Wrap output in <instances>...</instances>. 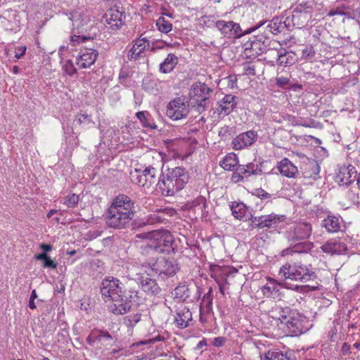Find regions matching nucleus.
<instances>
[{"mask_svg": "<svg viewBox=\"0 0 360 360\" xmlns=\"http://www.w3.org/2000/svg\"><path fill=\"white\" fill-rule=\"evenodd\" d=\"M100 293L105 302H112L111 311L115 315L129 312L134 306L141 304L143 298L135 279H124L108 276L101 281Z\"/></svg>", "mask_w": 360, "mask_h": 360, "instance_id": "1", "label": "nucleus"}, {"mask_svg": "<svg viewBox=\"0 0 360 360\" xmlns=\"http://www.w3.org/2000/svg\"><path fill=\"white\" fill-rule=\"evenodd\" d=\"M136 213L135 202L128 195L115 196L104 214L106 225L116 230L125 229Z\"/></svg>", "mask_w": 360, "mask_h": 360, "instance_id": "2", "label": "nucleus"}, {"mask_svg": "<svg viewBox=\"0 0 360 360\" xmlns=\"http://www.w3.org/2000/svg\"><path fill=\"white\" fill-rule=\"evenodd\" d=\"M311 231V225L308 222L298 223L290 226L285 232V238L289 246L281 251V256L309 253L314 248L313 243L307 240Z\"/></svg>", "mask_w": 360, "mask_h": 360, "instance_id": "3", "label": "nucleus"}, {"mask_svg": "<svg viewBox=\"0 0 360 360\" xmlns=\"http://www.w3.org/2000/svg\"><path fill=\"white\" fill-rule=\"evenodd\" d=\"M189 175L184 167L162 169L157 186L165 196H173L188 182Z\"/></svg>", "mask_w": 360, "mask_h": 360, "instance_id": "4", "label": "nucleus"}, {"mask_svg": "<svg viewBox=\"0 0 360 360\" xmlns=\"http://www.w3.org/2000/svg\"><path fill=\"white\" fill-rule=\"evenodd\" d=\"M278 315V319L285 326L288 335L298 336L308 330L305 326L307 323L306 316L297 310L290 307H283L280 309Z\"/></svg>", "mask_w": 360, "mask_h": 360, "instance_id": "5", "label": "nucleus"}, {"mask_svg": "<svg viewBox=\"0 0 360 360\" xmlns=\"http://www.w3.org/2000/svg\"><path fill=\"white\" fill-rule=\"evenodd\" d=\"M278 275L282 281L290 280L301 283L314 281L317 277L311 264L305 265L301 262L285 263L280 268Z\"/></svg>", "mask_w": 360, "mask_h": 360, "instance_id": "6", "label": "nucleus"}, {"mask_svg": "<svg viewBox=\"0 0 360 360\" xmlns=\"http://www.w3.org/2000/svg\"><path fill=\"white\" fill-rule=\"evenodd\" d=\"M86 342L90 347L110 350L119 343V340L118 335L115 331L110 332L104 328H94L86 337Z\"/></svg>", "mask_w": 360, "mask_h": 360, "instance_id": "7", "label": "nucleus"}, {"mask_svg": "<svg viewBox=\"0 0 360 360\" xmlns=\"http://www.w3.org/2000/svg\"><path fill=\"white\" fill-rule=\"evenodd\" d=\"M153 238L148 244V248L158 253H174L177 250V243L167 230L153 231Z\"/></svg>", "mask_w": 360, "mask_h": 360, "instance_id": "8", "label": "nucleus"}, {"mask_svg": "<svg viewBox=\"0 0 360 360\" xmlns=\"http://www.w3.org/2000/svg\"><path fill=\"white\" fill-rule=\"evenodd\" d=\"M315 8L316 3L314 1L299 0L291 15L292 21L297 25V28L304 27L313 20Z\"/></svg>", "mask_w": 360, "mask_h": 360, "instance_id": "9", "label": "nucleus"}, {"mask_svg": "<svg viewBox=\"0 0 360 360\" xmlns=\"http://www.w3.org/2000/svg\"><path fill=\"white\" fill-rule=\"evenodd\" d=\"M72 27L73 30L77 34L70 37V44L72 46H76L81 43H84L89 41H93L94 37L89 34H86L89 30L91 25L89 19L84 18L82 15L72 16Z\"/></svg>", "mask_w": 360, "mask_h": 360, "instance_id": "10", "label": "nucleus"}, {"mask_svg": "<svg viewBox=\"0 0 360 360\" xmlns=\"http://www.w3.org/2000/svg\"><path fill=\"white\" fill-rule=\"evenodd\" d=\"M214 26L224 37L229 39H238L255 31V28L253 27V25L249 28L243 30L239 23L232 20L226 21L219 20L215 22Z\"/></svg>", "mask_w": 360, "mask_h": 360, "instance_id": "11", "label": "nucleus"}, {"mask_svg": "<svg viewBox=\"0 0 360 360\" xmlns=\"http://www.w3.org/2000/svg\"><path fill=\"white\" fill-rule=\"evenodd\" d=\"M151 271L159 278L162 280L172 277L179 269V264L174 259H165L164 257L158 258L157 260L149 264Z\"/></svg>", "mask_w": 360, "mask_h": 360, "instance_id": "12", "label": "nucleus"}, {"mask_svg": "<svg viewBox=\"0 0 360 360\" xmlns=\"http://www.w3.org/2000/svg\"><path fill=\"white\" fill-rule=\"evenodd\" d=\"M285 215L276 214L271 213L267 215H261L255 219L253 221H248V231L254 229H269L276 228L279 223L284 221L285 219Z\"/></svg>", "mask_w": 360, "mask_h": 360, "instance_id": "13", "label": "nucleus"}, {"mask_svg": "<svg viewBox=\"0 0 360 360\" xmlns=\"http://www.w3.org/2000/svg\"><path fill=\"white\" fill-rule=\"evenodd\" d=\"M187 101L181 98H176L171 101L167 105L166 114L172 120H179L185 118L188 112L189 108Z\"/></svg>", "mask_w": 360, "mask_h": 360, "instance_id": "14", "label": "nucleus"}, {"mask_svg": "<svg viewBox=\"0 0 360 360\" xmlns=\"http://www.w3.org/2000/svg\"><path fill=\"white\" fill-rule=\"evenodd\" d=\"M174 325L179 329H185L192 325L193 321L192 313L189 308L184 305H174ZM171 314L173 312L169 307Z\"/></svg>", "mask_w": 360, "mask_h": 360, "instance_id": "15", "label": "nucleus"}, {"mask_svg": "<svg viewBox=\"0 0 360 360\" xmlns=\"http://www.w3.org/2000/svg\"><path fill=\"white\" fill-rule=\"evenodd\" d=\"M97 44L93 43L91 47L85 46L80 50L79 55L77 57V65L79 68H87L93 65L98 56Z\"/></svg>", "mask_w": 360, "mask_h": 360, "instance_id": "16", "label": "nucleus"}, {"mask_svg": "<svg viewBox=\"0 0 360 360\" xmlns=\"http://www.w3.org/2000/svg\"><path fill=\"white\" fill-rule=\"evenodd\" d=\"M119 6H114L110 8L107 13L103 16L105 21L110 27L113 30L120 29L124 24L126 14L124 11H120Z\"/></svg>", "mask_w": 360, "mask_h": 360, "instance_id": "17", "label": "nucleus"}, {"mask_svg": "<svg viewBox=\"0 0 360 360\" xmlns=\"http://www.w3.org/2000/svg\"><path fill=\"white\" fill-rule=\"evenodd\" d=\"M148 276H138L136 279L137 286L141 287L142 290L148 296H158L161 294L162 288L157 281Z\"/></svg>", "mask_w": 360, "mask_h": 360, "instance_id": "18", "label": "nucleus"}, {"mask_svg": "<svg viewBox=\"0 0 360 360\" xmlns=\"http://www.w3.org/2000/svg\"><path fill=\"white\" fill-rule=\"evenodd\" d=\"M210 91H200V94H196L193 91V95L190 94L189 101H187L188 108L191 107L199 113H202L209 107L210 101L209 93Z\"/></svg>", "mask_w": 360, "mask_h": 360, "instance_id": "19", "label": "nucleus"}, {"mask_svg": "<svg viewBox=\"0 0 360 360\" xmlns=\"http://www.w3.org/2000/svg\"><path fill=\"white\" fill-rule=\"evenodd\" d=\"M357 176V171L354 166L348 165L340 167L338 173L335 176V181L340 186H349L353 183Z\"/></svg>", "mask_w": 360, "mask_h": 360, "instance_id": "20", "label": "nucleus"}, {"mask_svg": "<svg viewBox=\"0 0 360 360\" xmlns=\"http://www.w3.org/2000/svg\"><path fill=\"white\" fill-rule=\"evenodd\" d=\"M320 249L330 256L342 255L348 251L347 245L336 238H331L325 242Z\"/></svg>", "mask_w": 360, "mask_h": 360, "instance_id": "21", "label": "nucleus"}, {"mask_svg": "<svg viewBox=\"0 0 360 360\" xmlns=\"http://www.w3.org/2000/svg\"><path fill=\"white\" fill-rule=\"evenodd\" d=\"M283 16H276L271 20H261L253 25L255 28V31L257 29L265 28L269 34L277 35L278 34H283Z\"/></svg>", "mask_w": 360, "mask_h": 360, "instance_id": "22", "label": "nucleus"}, {"mask_svg": "<svg viewBox=\"0 0 360 360\" xmlns=\"http://www.w3.org/2000/svg\"><path fill=\"white\" fill-rule=\"evenodd\" d=\"M257 139V133L250 130L238 135L232 141V146L234 150H240L252 145Z\"/></svg>", "mask_w": 360, "mask_h": 360, "instance_id": "23", "label": "nucleus"}, {"mask_svg": "<svg viewBox=\"0 0 360 360\" xmlns=\"http://www.w3.org/2000/svg\"><path fill=\"white\" fill-rule=\"evenodd\" d=\"M276 59L278 65L287 67L295 64L298 58L294 52L281 48L276 51Z\"/></svg>", "mask_w": 360, "mask_h": 360, "instance_id": "24", "label": "nucleus"}, {"mask_svg": "<svg viewBox=\"0 0 360 360\" xmlns=\"http://www.w3.org/2000/svg\"><path fill=\"white\" fill-rule=\"evenodd\" d=\"M150 41L146 37L139 38L135 40V43L127 53V58L129 60H137L143 53L146 47H149Z\"/></svg>", "mask_w": 360, "mask_h": 360, "instance_id": "25", "label": "nucleus"}, {"mask_svg": "<svg viewBox=\"0 0 360 360\" xmlns=\"http://www.w3.org/2000/svg\"><path fill=\"white\" fill-rule=\"evenodd\" d=\"M277 169L281 175L288 178H295L298 174L297 167L286 158L278 162Z\"/></svg>", "mask_w": 360, "mask_h": 360, "instance_id": "26", "label": "nucleus"}, {"mask_svg": "<svg viewBox=\"0 0 360 360\" xmlns=\"http://www.w3.org/2000/svg\"><path fill=\"white\" fill-rule=\"evenodd\" d=\"M342 219L339 216H335L329 213L327 217L322 220L321 226L324 227L329 233H337L340 230V224Z\"/></svg>", "mask_w": 360, "mask_h": 360, "instance_id": "27", "label": "nucleus"}, {"mask_svg": "<svg viewBox=\"0 0 360 360\" xmlns=\"http://www.w3.org/2000/svg\"><path fill=\"white\" fill-rule=\"evenodd\" d=\"M174 295V302L176 303L189 302L191 301V289L186 284H179L172 292Z\"/></svg>", "mask_w": 360, "mask_h": 360, "instance_id": "28", "label": "nucleus"}, {"mask_svg": "<svg viewBox=\"0 0 360 360\" xmlns=\"http://www.w3.org/2000/svg\"><path fill=\"white\" fill-rule=\"evenodd\" d=\"M269 281L271 282L270 285L266 284L262 288L263 294L267 297L272 296L274 293H277L279 291L278 286H284L287 288L294 289L297 291L300 288V286L298 285H295L294 288L286 286V283H285V281H282L281 278L280 281L270 278Z\"/></svg>", "mask_w": 360, "mask_h": 360, "instance_id": "29", "label": "nucleus"}, {"mask_svg": "<svg viewBox=\"0 0 360 360\" xmlns=\"http://www.w3.org/2000/svg\"><path fill=\"white\" fill-rule=\"evenodd\" d=\"M276 84L284 90H291L292 89H302L303 84L302 82H299L295 78H288L284 77H277L276 79Z\"/></svg>", "mask_w": 360, "mask_h": 360, "instance_id": "30", "label": "nucleus"}, {"mask_svg": "<svg viewBox=\"0 0 360 360\" xmlns=\"http://www.w3.org/2000/svg\"><path fill=\"white\" fill-rule=\"evenodd\" d=\"M179 63V58L174 53H169L167 58L160 64L159 71L167 74L174 70Z\"/></svg>", "mask_w": 360, "mask_h": 360, "instance_id": "31", "label": "nucleus"}, {"mask_svg": "<svg viewBox=\"0 0 360 360\" xmlns=\"http://www.w3.org/2000/svg\"><path fill=\"white\" fill-rule=\"evenodd\" d=\"M213 290L210 287L202 299L200 305V311H203L207 314H214L212 309Z\"/></svg>", "mask_w": 360, "mask_h": 360, "instance_id": "32", "label": "nucleus"}, {"mask_svg": "<svg viewBox=\"0 0 360 360\" xmlns=\"http://www.w3.org/2000/svg\"><path fill=\"white\" fill-rule=\"evenodd\" d=\"M236 96L231 94L226 95L222 100L223 103L219 104V110L226 115L230 114L236 106Z\"/></svg>", "mask_w": 360, "mask_h": 360, "instance_id": "33", "label": "nucleus"}, {"mask_svg": "<svg viewBox=\"0 0 360 360\" xmlns=\"http://www.w3.org/2000/svg\"><path fill=\"white\" fill-rule=\"evenodd\" d=\"M304 79H300V82H302L303 84V87H307L313 90V88H316L317 90L318 87L322 84L323 77L316 75L314 73H307L304 76Z\"/></svg>", "mask_w": 360, "mask_h": 360, "instance_id": "34", "label": "nucleus"}, {"mask_svg": "<svg viewBox=\"0 0 360 360\" xmlns=\"http://www.w3.org/2000/svg\"><path fill=\"white\" fill-rule=\"evenodd\" d=\"M244 47L245 50H250L252 55L256 56L262 55L268 50L266 44L258 43L252 38L244 44Z\"/></svg>", "mask_w": 360, "mask_h": 360, "instance_id": "35", "label": "nucleus"}, {"mask_svg": "<svg viewBox=\"0 0 360 360\" xmlns=\"http://www.w3.org/2000/svg\"><path fill=\"white\" fill-rule=\"evenodd\" d=\"M238 162V158L236 155L229 153L220 161L219 165L226 170L233 171L239 165Z\"/></svg>", "mask_w": 360, "mask_h": 360, "instance_id": "36", "label": "nucleus"}, {"mask_svg": "<svg viewBox=\"0 0 360 360\" xmlns=\"http://www.w3.org/2000/svg\"><path fill=\"white\" fill-rule=\"evenodd\" d=\"M136 118L140 121L142 127L150 129H156L157 125L148 111H139L136 113Z\"/></svg>", "mask_w": 360, "mask_h": 360, "instance_id": "37", "label": "nucleus"}, {"mask_svg": "<svg viewBox=\"0 0 360 360\" xmlns=\"http://www.w3.org/2000/svg\"><path fill=\"white\" fill-rule=\"evenodd\" d=\"M231 210L232 215L240 220L245 217L248 207L242 202H233L231 205Z\"/></svg>", "mask_w": 360, "mask_h": 360, "instance_id": "38", "label": "nucleus"}, {"mask_svg": "<svg viewBox=\"0 0 360 360\" xmlns=\"http://www.w3.org/2000/svg\"><path fill=\"white\" fill-rule=\"evenodd\" d=\"M350 7L348 5L342 4L338 6L336 8H332L330 10V11L328 13V15L330 17L334 16V15H341V16H345L347 18H351L354 19V16L352 15L354 12H347L346 10L349 9Z\"/></svg>", "mask_w": 360, "mask_h": 360, "instance_id": "39", "label": "nucleus"}, {"mask_svg": "<svg viewBox=\"0 0 360 360\" xmlns=\"http://www.w3.org/2000/svg\"><path fill=\"white\" fill-rule=\"evenodd\" d=\"M74 122H77L82 127H89L90 125L94 124L91 115L82 111L76 115Z\"/></svg>", "mask_w": 360, "mask_h": 360, "instance_id": "40", "label": "nucleus"}, {"mask_svg": "<svg viewBox=\"0 0 360 360\" xmlns=\"http://www.w3.org/2000/svg\"><path fill=\"white\" fill-rule=\"evenodd\" d=\"M142 314L140 312L130 314L123 319V323L127 328L133 329L141 320Z\"/></svg>", "mask_w": 360, "mask_h": 360, "instance_id": "41", "label": "nucleus"}, {"mask_svg": "<svg viewBox=\"0 0 360 360\" xmlns=\"http://www.w3.org/2000/svg\"><path fill=\"white\" fill-rule=\"evenodd\" d=\"M275 356L274 360H297L293 350L283 352L278 349H274Z\"/></svg>", "mask_w": 360, "mask_h": 360, "instance_id": "42", "label": "nucleus"}, {"mask_svg": "<svg viewBox=\"0 0 360 360\" xmlns=\"http://www.w3.org/2000/svg\"><path fill=\"white\" fill-rule=\"evenodd\" d=\"M259 30V34L257 35H254L252 39L257 41L258 43H260L262 44H266V47L270 44L271 39H270V34L269 32L265 28L258 29Z\"/></svg>", "mask_w": 360, "mask_h": 360, "instance_id": "43", "label": "nucleus"}, {"mask_svg": "<svg viewBox=\"0 0 360 360\" xmlns=\"http://www.w3.org/2000/svg\"><path fill=\"white\" fill-rule=\"evenodd\" d=\"M191 208H196L199 207V209L202 212V215L207 216L208 214V211L206 210L207 207L206 199L202 196H199L193 200L191 202L190 205Z\"/></svg>", "mask_w": 360, "mask_h": 360, "instance_id": "44", "label": "nucleus"}, {"mask_svg": "<svg viewBox=\"0 0 360 360\" xmlns=\"http://www.w3.org/2000/svg\"><path fill=\"white\" fill-rule=\"evenodd\" d=\"M156 26L160 32L165 34L169 32L172 29V24L162 16L156 20Z\"/></svg>", "mask_w": 360, "mask_h": 360, "instance_id": "45", "label": "nucleus"}, {"mask_svg": "<svg viewBox=\"0 0 360 360\" xmlns=\"http://www.w3.org/2000/svg\"><path fill=\"white\" fill-rule=\"evenodd\" d=\"M152 222H150L148 219L146 220L144 219L133 218V219L129 224L128 226H130V229L132 231H138L150 224Z\"/></svg>", "mask_w": 360, "mask_h": 360, "instance_id": "46", "label": "nucleus"}, {"mask_svg": "<svg viewBox=\"0 0 360 360\" xmlns=\"http://www.w3.org/2000/svg\"><path fill=\"white\" fill-rule=\"evenodd\" d=\"M305 169L309 170V174L306 176L315 178L320 172V166L316 161H312L305 165Z\"/></svg>", "mask_w": 360, "mask_h": 360, "instance_id": "47", "label": "nucleus"}, {"mask_svg": "<svg viewBox=\"0 0 360 360\" xmlns=\"http://www.w3.org/2000/svg\"><path fill=\"white\" fill-rule=\"evenodd\" d=\"M143 174L149 183V185H151L155 182L157 174V169L151 166L146 167V169L143 170Z\"/></svg>", "mask_w": 360, "mask_h": 360, "instance_id": "48", "label": "nucleus"}, {"mask_svg": "<svg viewBox=\"0 0 360 360\" xmlns=\"http://www.w3.org/2000/svg\"><path fill=\"white\" fill-rule=\"evenodd\" d=\"M282 21V25H283V32L284 35L292 31L295 27H297V25H296L295 22L292 21V18L291 16L287 18H284L283 16Z\"/></svg>", "mask_w": 360, "mask_h": 360, "instance_id": "49", "label": "nucleus"}, {"mask_svg": "<svg viewBox=\"0 0 360 360\" xmlns=\"http://www.w3.org/2000/svg\"><path fill=\"white\" fill-rule=\"evenodd\" d=\"M134 172L136 174H131V181L139 186H144L147 183L148 181L145 178V176H143V172L141 174H139L141 172V169H135Z\"/></svg>", "mask_w": 360, "mask_h": 360, "instance_id": "50", "label": "nucleus"}, {"mask_svg": "<svg viewBox=\"0 0 360 360\" xmlns=\"http://www.w3.org/2000/svg\"><path fill=\"white\" fill-rule=\"evenodd\" d=\"M315 55L316 51L314 48L311 45H307L302 50L301 59L309 60L313 59Z\"/></svg>", "mask_w": 360, "mask_h": 360, "instance_id": "51", "label": "nucleus"}, {"mask_svg": "<svg viewBox=\"0 0 360 360\" xmlns=\"http://www.w3.org/2000/svg\"><path fill=\"white\" fill-rule=\"evenodd\" d=\"M79 201V195L75 193H72L66 195L63 198V204L66 205L68 207H75Z\"/></svg>", "mask_w": 360, "mask_h": 360, "instance_id": "52", "label": "nucleus"}, {"mask_svg": "<svg viewBox=\"0 0 360 360\" xmlns=\"http://www.w3.org/2000/svg\"><path fill=\"white\" fill-rule=\"evenodd\" d=\"M237 76L236 75H229L222 79H221V82H223L224 84H227V87L230 89H238V86H237Z\"/></svg>", "mask_w": 360, "mask_h": 360, "instance_id": "53", "label": "nucleus"}, {"mask_svg": "<svg viewBox=\"0 0 360 360\" xmlns=\"http://www.w3.org/2000/svg\"><path fill=\"white\" fill-rule=\"evenodd\" d=\"M63 68L65 72L70 76H72L77 72V69L71 60H68L64 64Z\"/></svg>", "mask_w": 360, "mask_h": 360, "instance_id": "54", "label": "nucleus"}, {"mask_svg": "<svg viewBox=\"0 0 360 360\" xmlns=\"http://www.w3.org/2000/svg\"><path fill=\"white\" fill-rule=\"evenodd\" d=\"M252 194L262 200H269L271 198V194L267 193L265 190L262 189V188L255 189Z\"/></svg>", "mask_w": 360, "mask_h": 360, "instance_id": "55", "label": "nucleus"}, {"mask_svg": "<svg viewBox=\"0 0 360 360\" xmlns=\"http://www.w3.org/2000/svg\"><path fill=\"white\" fill-rule=\"evenodd\" d=\"M164 340V338H162L161 335H158V336L149 339L148 341H140L139 342L133 343L131 345V347H138L140 345H146L147 343H155L157 342L162 341Z\"/></svg>", "mask_w": 360, "mask_h": 360, "instance_id": "56", "label": "nucleus"}, {"mask_svg": "<svg viewBox=\"0 0 360 360\" xmlns=\"http://www.w3.org/2000/svg\"><path fill=\"white\" fill-rule=\"evenodd\" d=\"M122 349L123 347H122V345H120V342L119 341V343H117V345H114L112 348H110V350H107V354L117 358L118 356H120V352Z\"/></svg>", "mask_w": 360, "mask_h": 360, "instance_id": "57", "label": "nucleus"}, {"mask_svg": "<svg viewBox=\"0 0 360 360\" xmlns=\"http://www.w3.org/2000/svg\"><path fill=\"white\" fill-rule=\"evenodd\" d=\"M245 167L250 170V172L252 173V175H261L264 174L263 169L257 168L255 162L248 163L245 165Z\"/></svg>", "mask_w": 360, "mask_h": 360, "instance_id": "58", "label": "nucleus"}, {"mask_svg": "<svg viewBox=\"0 0 360 360\" xmlns=\"http://www.w3.org/2000/svg\"><path fill=\"white\" fill-rule=\"evenodd\" d=\"M236 169L238 171L239 174L243 176V179H248L252 174L250 173V170H249L245 165H239L237 166Z\"/></svg>", "mask_w": 360, "mask_h": 360, "instance_id": "59", "label": "nucleus"}, {"mask_svg": "<svg viewBox=\"0 0 360 360\" xmlns=\"http://www.w3.org/2000/svg\"><path fill=\"white\" fill-rule=\"evenodd\" d=\"M227 339L225 337H216L214 338L211 342V345L215 347H221L226 343Z\"/></svg>", "mask_w": 360, "mask_h": 360, "instance_id": "60", "label": "nucleus"}, {"mask_svg": "<svg viewBox=\"0 0 360 360\" xmlns=\"http://www.w3.org/2000/svg\"><path fill=\"white\" fill-rule=\"evenodd\" d=\"M27 47L25 46H20L15 49V57L17 59L21 58L26 53Z\"/></svg>", "mask_w": 360, "mask_h": 360, "instance_id": "61", "label": "nucleus"}, {"mask_svg": "<svg viewBox=\"0 0 360 360\" xmlns=\"http://www.w3.org/2000/svg\"><path fill=\"white\" fill-rule=\"evenodd\" d=\"M275 356L274 349L268 350L264 354H260L261 360H274Z\"/></svg>", "mask_w": 360, "mask_h": 360, "instance_id": "62", "label": "nucleus"}, {"mask_svg": "<svg viewBox=\"0 0 360 360\" xmlns=\"http://www.w3.org/2000/svg\"><path fill=\"white\" fill-rule=\"evenodd\" d=\"M43 267L55 269L57 267V263L55 261L52 260L51 257L49 256V257L45 260V262H43Z\"/></svg>", "mask_w": 360, "mask_h": 360, "instance_id": "63", "label": "nucleus"}, {"mask_svg": "<svg viewBox=\"0 0 360 360\" xmlns=\"http://www.w3.org/2000/svg\"><path fill=\"white\" fill-rule=\"evenodd\" d=\"M162 44L163 41H156L153 42L152 46L150 48V51L153 53H155L158 50L164 49L165 46Z\"/></svg>", "mask_w": 360, "mask_h": 360, "instance_id": "64", "label": "nucleus"}]
</instances>
